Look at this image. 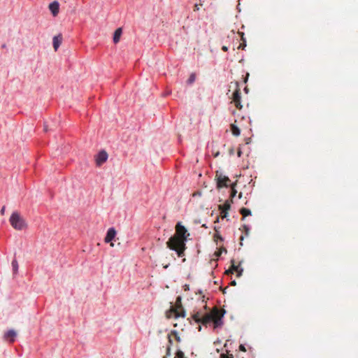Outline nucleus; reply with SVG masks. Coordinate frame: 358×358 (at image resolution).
Wrapping results in <instances>:
<instances>
[{
	"label": "nucleus",
	"mask_w": 358,
	"mask_h": 358,
	"mask_svg": "<svg viewBox=\"0 0 358 358\" xmlns=\"http://www.w3.org/2000/svg\"><path fill=\"white\" fill-rule=\"evenodd\" d=\"M230 128H231V133L234 136H240L241 134V130L239 129V128L236 125V124H231V126H230Z\"/></svg>",
	"instance_id": "2eb2a0df"
},
{
	"label": "nucleus",
	"mask_w": 358,
	"mask_h": 358,
	"mask_svg": "<svg viewBox=\"0 0 358 358\" xmlns=\"http://www.w3.org/2000/svg\"><path fill=\"white\" fill-rule=\"evenodd\" d=\"M244 227L246 229L247 231L248 230V228L247 227V226H244Z\"/></svg>",
	"instance_id": "e433bc0d"
},
{
	"label": "nucleus",
	"mask_w": 358,
	"mask_h": 358,
	"mask_svg": "<svg viewBox=\"0 0 358 358\" xmlns=\"http://www.w3.org/2000/svg\"><path fill=\"white\" fill-rule=\"evenodd\" d=\"M9 222L10 225L16 230H23L27 227L25 220L17 211L12 213Z\"/></svg>",
	"instance_id": "7ed1b4c3"
},
{
	"label": "nucleus",
	"mask_w": 358,
	"mask_h": 358,
	"mask_svg": "<svg viewBox=\"0 0 358 358\" xmlns=\"http://www.w3.org/2000/svg\"><path fill=\"white\" fill-rule=\"evenodd\" d=\"M231 266L230 268L225 271V273L227 275L232 274L234 272H237V276H241L242 275L243 268H240V265L236 266L235 265V261L232 259L231 261Z\"/></svg>",
	"instance_id": "6e6552de"
},
{
	"label": "nucleus",
	"mask_w": 358,
	"mask_h": 358,
	"mask_svg": "<svg viewBox=\"0 0 358 358\" xmlns=\"http://www.w3.org/2000/svg\"><path fill=\"white\" fill-rule=\"evenodd\" d=\"M194 7H195V9H194V10H196H196H198V9H199V8H198V6H197V5H195V6H194Z\"/></svg>",
	"instance_id": "72a5a7b5"
},
{
	"label": "nucleus",
	"mask_w": 358,
	"mask_h": 358,
	"mask_svg": "<svg viewBox=\"0 0 358 358\" xmlns=\"http://www.w3.org/2000/svg\"><path fill=\"white\" fill-rule=\"evenodd\" d=\"M241 154H242V152L240 149H238V152H237V155L238 156L240 157L241 156Z\"/></svg>",
	"instance_id": "cd10ccee"
},
{
	"label": "nucleus",
	"mask_w": 358,
	"mask_h": 358,
	"mask_svg": "<svg viewBox=\"0 0 358 358\" xmlns=\"http://www.w3.org/2000/svg\"><path fill=\"white\" fill-rule=\"evenodd\" d=\"M215 180L217 181V188L221 189L224 187H228L229 182L231 181L230 179L222 174V173L219 171H216Z\"/></svg>",
	"instance_id": "39448f33"
},
{
	"label": "nucleus",
	"mask_w": 358,
	"mask_h": 358,
	"mask_svg": "<svg viewBox=\"0 0 358 358\" xmlns=\"http://www.w3.org/2000/svg\"><path fill=\"white\" fill-rule=\"evenodd\" d=\"M235 85H236V89L234 91V92L233 93L232 100H233V102L234 103L236 107L240 110L243 107V106L241 105V90H240V88L238 87V82H236L235 83Z\"/></svg>",
	"instance_id": "0eeeda50"
},
{
	"label": "nucleus",
	"mask_w": 358,
	"mask_h": 358,
	"mask_svg": "<svg viewBox=\"0 0 358 358\" xmlns=\"http://www.w3.org/2000/svg\"><path fill=\"white\" fill-rule=\"evenodd\" d=\"M222 50L223 51L227 52L228 50V48L227 46L224 45V46H222Z\"/></svg>",
	"instance_id": "bb28decb"
},
{
	"label": "nucleus",
	"mask_w": 358,
	"mask_h": 358,
	"mask_svg": "<svg viewBox=\"0 0 358 358\" xmlns=\"http://www.w3.org/2000/svg\"><path fill=\"white\" fill-rule=\"evenodd\" d=\"M195 78H196L195 74H194V73L191 74L189 79L187 80V83L189 84L193 83L195 81Z\"/></svg>",
	"instance_id": "412c9836"
},
{
	"label": "nucleus",
	"mask_w": 358,
	"mask_h": 358,
	"mask_svg": "<svg viewBox=\"0 0 358 358\" xmlns=\"http://www.w3.org/2000/svg\"><path fill=\"white\" fill-rule=\"evenodd\" d=\"M53 48L57 51L62 42V36L61 34L53 37Z\"/></svg>",
	"instance_id": "ddd939ff"
},
{
	"label": "nucleus",
	"mask_w": 358,
	"mask_h": 358,
	"mask_svg": "<svg viewBox=\"0 0 358 358\" xmlns=\"http://www.w3.org/2000/svg\"><path fill=\"white\" fill-rule=\"evenodd\" d=\"M238 197L239 198L242 197V193L241 192L239 194Z\"/></svg>",
	"instance_id": "f704fd0d"
},
{
	"label": "nucleus",
	"mask_w": 358,
	"mask_h": 358,
	"mask_svg": "<svg viewBox=\"0 0 358 358\" xmlns=\"http://www.w3.org/2000/svg\"><path fill=\"white\" fill-rule=\"evenodd\" d=\"M5 210H6V207L5 206H3L0 210V213L1 215H3L4 213H5Z\"/></svg>",
	"instance_id": "a878e982"
},
{
	"label": "nucleus",
	"mask_w": 358,
	"mask_h": 358,
	"mask_svg": "<svg viewBox=\"0 0 358 358\" xmlns=\"http://www.w3.org/2000/svg\"><path fill=\"white\" fill-rule=\"evenodd\" d=\"M224 313V310L215 307L210 313L204 315L201 312H196L192 315V318L196 322L202 323L204 325L213 322L214 328H217L221 327L223 324L222 319Z\"/></svg>",
	"instance_id": "f03ea898"
},
{
	"label": "nucleus",
	"mask_w": 358,
	"mask_h": 358,
	"mask_svg": "<svg viewBox=\"0 0 358 358\" xmlns=\"http://www.w3.org/2000/svg\"><path fill=\"white\" fill-rule=\"evenodd\" d=\"M241 214L243 217L249 216L251 215V210L248 208H242L240 210Z\"/></svg>",
	"instance_id": "f3484780"
},
{
	"label": "nucleus",
	"mask_w": 358,
	"mask_h": 358,
	"mask_svg": "<svg viewBox=\"0 0 358 358\" xmlns=\"http://www.w3.org/2000/svg\"><path fill=\"white\" fill-rule=\"evenodd\" d=\"M221 213V217H222V218H225V217H227L228 212H222V211H221V213Z\"/></svg>",
	"instance_id": "b1692460"
},
{
	"label": "nucleus",
	"mask_w": 358,
	"mask_h": 358,
	"mask_svg": "<svg viewBox=\"0 0 358 358\" xmlns=\"http://www.w3.org/2000/svg\"><path fill=\"white\" fill-rule=\"evenodd\" d=\"M108 159V154L106 151H101L96 157V162L97 165L100 166Z\"/></svg>",
	"instance_id": "1a4fd4ad"
},
{
	"label": "nucleus",
	"mask_w": 358,
	"mask_h": 358,
	"mask_svg": "<svg viewBox=\"0 0 358 358\" xmlns=\"http://www.w3.org/2000/svg\"><path fill=\"white\" fill-rule=\"evenodd\" d=\"M222 252H224L227 253V249H226V248H221V249H220V251L219 252L215 253V255H216L217 256H220V254H221Z\"/></svg>",
	"instance_id": "5701e85b"
},
{
	"label": "nucleus",
	"mask_w": 358,
	"mask_h": 358,
	"mask_svg": "<svg viewBox=\"0 0 358 358\" xmlns=\"http://www.w3.org/2000/svg\"><path fill=\"white\" fill-rule=\"evenodd\" d=\"M17 333L15 331L10 329L5 333L4 339L9 341L10 343H13L15 340Z\"/></svg>",
	"instance_id": "9b49d317"
},
{
	"label": "nucleus",
	"mask_w": 358,
	"mask_h": 358,
	"mask_svg": "<svg viewBox=\"0 0 358 358\" xmlns=\"http://www.w3.org/2000/svg\"><path fill=\"white\" fill-rule=\"evenodd\" d=\"M220 358H234V356L231 354H222Z\"/></svg>",
	"instance_id": "4be33fe9"
},
{
	"label": "nucleus",
	"mask_w": 358,
	"mask_h": 358,
	"mask_svg": "<svg viewBox=\"0 0 358 358\" xmlns=\"http://www.w3.org/2000/svg\"><path fill=\"white\" fill-rule=\"evenodd\" d=\"M185 312L181 303V297L178 296L176 301V305L171 307L169 312L167 313V317H171L173 315L175 317H185Z\"/></svg>",
	"instance_id": "20e7f679"
},
{
	"label": "nucleus",
	"mask_w": 358,
	"mask_h": 358,
	"mask_svg": "<svg viewBox=\"0 0 358 358\" xmlns=\"http://www.w3.org/2000/svg\"><path fill=\"white\" fill-rule=\"evenodd\" d=\"M110 246L111 247H113L114 246V244L113 243H110Z\"/></svg>",
	"instance_id": "c9c22d12"
},
{
	"label": "nucleus",
	"mask_w": 358,
	"mask_h": 358,
	"mask_svg": "<svg viewBox=\"0 0 358 358\" xmlns=\"http://www.w3.org/2000/svg\"><path fill=\"white\" fill-rule=\"evenodd\" d=\"M122 33V28H118L115 31V33L113 35V42L115 43H117L120 41Z\"/></svg>",
	"instance_id": "4468645a"
},
{
	"label": "nucleus",
	"mask_w": 358,
	"mask_h": 358,
	"mask_svg": "<svg viewBox=\"0 0 358 358\" xmlns=\"http://www.w3.org/2000/svg\"><path fill=\"white\" fill-rule=\"evenodd\" d=\"M231 205L229 201H226L223 205L219 206V209L222 212H228L230 209Z\"/></svg>",
	"instance_id": "dca6fc26"
},
{
	"label": "nucleus",
	"mask_w": 358,
	"mask_h": 358,
	"mask_svg": "<svg viewBox=\"0 0 358 358\" xmlns=\"http://www.w3.org/2000/svg\"><path fill=\"white\" fill-rule=\"evenodd\" d=\"M235 185H236V182L234 183L232 185H231V198H234L236 194V190L235 189Z\"/></svg>",
	"instance_id": "aec40b11"
},
{
	"label": "nucleus",
	"mask_w": 358,
	"mask_h": 358,
	"mask_svg": "<svg viewBox=\"0 0 358 358\" xmlns=\"http://www.w3.org/2000/svg\"><path fill=\"white\" fill-rule=\"evenodd\" d=\"M175 358H186L182 351L178 350L176 353Z\"/></svg>",
	"instance_id": "6ab92c4d"
},
{
	"label": "nucleus",
	"mask_w": 358,
	"mask_h": 358,
	"mask_svg": "<svg viewBox=\"0 0 358 358\" xmlns=\"http://www.w3.org/2000/svg\"><path fill=\"white\" fill-rule=\"evenodd\" d=\"M236 281H234V280L231 282V285H236Z\"/></svg>",
	"instance_id": "2f4dec72"
},
{
	"label": "nucleus",
	"mask_w": 358,
	"mask_h": 358,
	"mask_svg": "<svg viewBox=\"0 0 358 358\" xmlns=\"http://www.w3.org/2000/svg\"><path fill=\"white\" fill-rule=\"evenodd\" d=\"M49 9L52 13L53 16H57L59 13V3L57 1H53L52 3H50Z\"/></svg>",
	"instance_id": "f8f14e48"
},
{
	"label": "nucleus",
	"mask_w": 358,
	"mask_h": 358,
	"mask_svg": "<svg viewBox=\"0 0 358 358\" xmlns=\"http://www.w3.org/2000/svg\"><path fill=\"white\" fill-rule=\"evenodd\" d=\"M248 76H249V73H247V76H246V78H245V80H244V82H245V83H246V82H247V79H248Z\"/></svg>",
	"instance_id": "473e14b6"
},
{
	"label": "nucleus",
	"mask_w": 358,
	"mask_h": 358,
	"mask_svg": "<svg viewBox=\"0 0 358 358\" xmlns=\"http://www.w3.org/2000/svg\"><path fill=\"white\" fill-rule=\"evenodd\" d=\"M163 358H166V357H163Z\"/></svg>",
	"instance_id": "4c0bfd02"
},
{
	"label": "nucleus",
	"mask_w": 358,
	"mask_h": 358,
	"mask_svg": "<svg viewBox=\"0 0 358 358\" xmlns=\"http://www.w3.org/2000/svg\"><path fill=\"white\" fill-rule=\"evenodd\" d=\"M189 235L185 227L180 222L178 223L176 226V234L166 242L167 247L176 251L179 257L185 256V241Z\"/></svg>",
	"instance_id": "f257e3e1"
},
{
	"label": "nucleus",
	"mask_w": 358,
	"mask_h": 358,
	"mask_svg": "<svg viewBox=\"0 0 358 358\" xmlns=\"http://www.w3.org/2000/svg\"><path fill=\"white\" fill-rule=\"evenodd\" d=\"M239 350L241 351H243V352H245L246 351V349H245V346L243 345H242V344L239 345Z\"/></svg>",
	"instance_id": "393cba45"
},
{
	"label": "nucleus",
	"mask_w": 358,
	"mask_h": 358,
	"mask_svg": "<svg viewBox=\"0 0 358 358\" xmlns=\"http://www.w3.org/2000/svg\"><path fill=\"white\" fill-rule=\"evenodd\" d=\"M115 235H116L115 229L114 228H110L107 231L106 236L104 238V241L106 243H110L115 237Z\"/></svg>",
	"instance_id": "9d476101"
},
{
	"label": "nucleus",
	"mask_w": 358,
	"mask_h": 358,
	"mask_svg": "<svg viewBox=\"0 0 358 358\" xmlns=\"http://www.w3.org/2000/svg\"><path fill=\"white\" fill-rule=\"evenodd\" d=\"M184 289H185V291L189 290V285H185L184 286Z\"/></svg>",
	"instance_id": "c756f323"
},
{
	"label": "nucleus",
	"mask_w": 358,
	"mask_h": 358,
	"mask_svg": "<svg viewBox=\"0 0 358 358\" xmlns=\"http://www.w3.org/2000/svg\"><path fill=\"white\" fill-rule=\"evenodd\" d=\"M12 267L14 273H17L18 270V263L16 259L12 261Z\"/></svg>",
	"instance_id": "a211bd4d"
},
{
	"label": "nucleus",
	"mask_w": 358,
	"mask_h": 358,
	"mask_svg": "<svg viewBox=\"0 0 358 358\" xmlns=\"http://www.w3.org/2000/svg\"><path fill=\"white\" fill-rule=\"evenodd\" d=\"M168 341H169V345L167 346V348H166V354L168 355H170V351H171V345H173V341H176L179 343V342L181 341V339H180V337L179 336L178 333L177 332V331L173 330L168 335Z\"/></svg>",
	"instance_id": "423d86ee"
},
{
	"label": "nucleus",
	"mask_w": 358,
	"mask_h": 358,
	"mask_svg": "<svg viewBox=\"0 0 358 358\" xmlns=\"http://www.w3.org/2000/svg\"><path fill=\"white\" fill-rule=\"evenodd\" d=\"M215 238H219V239H220V240H222V238L221 236H220V235H219V234H215Z\"/></svg>",
	"instance_id": "c85d7f7f"
},
{
	"label": "nucleus",
	"mask_w": 358,
	"mask_h": 358,
	"mask_svg": "<svg viewBox=\"0 0 358 358\" xmlns=\"http://www.w3.org/2000/svg\"><path fill=\"white\" fill-rule=\"evenodd\" d=\"M245 46V44L244 43L243 45L241 44L239 45V48H243Z\"/></svg>",
	"instance_id": "7c9ffc66"
}]
</instances>
